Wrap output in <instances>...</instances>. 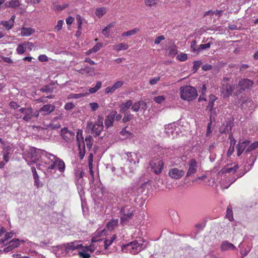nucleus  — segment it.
<instances>
[{
  "label": "nucleus",
  "instance_id": "nucleus-1",
  "mask_svg": "<svg viewBox=\"0 0 258 258\" xmlns=\"http://www.w3.org/2000/svg\"><path fill=\"white\" fill-rule=\"evenodd\" d=\"M166 151L164 149L160 150L157 154H155L150 162L151 170L157 175L160 174L163 169L164 161L165 160L164 154Z\"/></svg>",
  "mask_w": 258,
  "mask_h": 258
},
{
  "label": "nucleus",
  "instance_id": "nucleus-2",
  "mask_svg": "<svg viewBox=\"0 0 258 258\" xmlns=\"http://www.w3.org/2000/svg\"><path fill=\"white\" fill-rule=\"evenodd\" d=\"M140 242L138 240H134L121 246V250L125 252H129L133 254H136L147 247V245L144 244L145 241L141 240Z\"/></svg>",
  "mask_w": 258,
  "mask_h": 258
},
{
  "label": "nucleus",
  "instance_id": "nucleus-3",
  "mask_svg": "<svg viewBox=\"0 0 258 258\" xmlns=\"http://www.w3.org/2000/svg\"><path fill=\"white\" fill-rule=\"evenodd\" d=\"M197 89L190 86H182L180 88V96L182 99L188 101H192L198 96Z\"/></svg>",
  "mask_w": 258,
  "mask_h": 258
},
{
  "label": "nucleus",
  "instance_id": "nucleus-4",
  "mask_svg": "<svg viewBox=\"0 0 258 258\" xmlns=\"http://www.w3.org/2000/svg\"><path fill=\"white\" fill-rule=\"evenodd\" d=\"M126 156L127 161L124 168L126 171L128 170L130 172L133 173L136 169V163L140 161V156L132 152L126 153Z\"/></svg>",
  "mask_w": 258,
  "mask_h": 258
},
{
  "label": "nucleus",
  "instance_id": "nucleus-5",
  "mask_svg": "<svg viewBox=\"0 0 258 258\" xmlns=\"http://www.w3.org/2000/svg\"><path fill=\"white\" fill-rule=\"evenodd\" d=\"M103 128V118L100 116H98L97 121L94 124L91 121L87 122L86 130L88 132H89V130H91V133L95 137L100 135Z\"/></svg>",
  "mask_w": 258,
  "mask_h": 258
},
{
  "label": "nucleus",
  "instance_id": "nucleus-6",
  "mask_svg": "<svg viewBox=\"0 0 258 258\" xmlns=\"http://www.w3.org/2000/svg\"><path fill=\"white\" fill-rule=\"evenodd\" d=\"M134 208L131 206H121L120 212L121 216L120 221L122 225L125 224L130 220L132 219L134 216Z\"/></svg>",
  "mask_w": 258,
  "mask_h": 258
},
{
  "label": "nucleus",
  "instance_id": "nucleus-7",
  "mask_svg": "<svg viewBox=\"0 0 258 258\" xmlns=\"http://www.w3.org/2000/svg\"><path fill=\"white\" fill-rule=\"evenodd\" d=\"M253 82L248 79H242L240 80L237 85L236 95L242 93L246 90L250 89L253 86Z\"/></svg>",
  "mask_w": 258,
  "mask_h": 258
},
{
  "label": "nucleus",
  "instance_id": "nucleus-8",
  "mask_svg": "<svg viewBox=\"0 0 258 258\" xmlns=\"http://www.w3.org/2000/svg\"><path fill=\"white\" fill-rule=\"evenodd\" d=\"M48 156H52L53 159H55V163L57 164L56 167L59 172H63L65 170L66 166L65 163L63 160L51 153H49L47 152H45V156L48 159H50V157H48Z\"/></svg>",
  "mask_w": 258,
  "mask_h": 258
},
{
  "label": "nucleus",
  "instance_id": "nucleus-9",
  "mask_svg": "<svg viewBox=\"0 0 258 258\" xmlns=\"http://www.w3.org/2000/svg\"><path fill=\"white\" fill-rule=\"evenodd\" d=\"M188 168L186 177H193L197 170V162L195 159H191L188 162Z\"/></svg>",
  "mask_w": 258,
  "mask_h": 258
},
{
  "label": "nucleus",
  "instance_id": "nucleus-10",
  "mask_svg": "<svg viewBox=\"0 0 258 258\" xmlns=\"http://www.w3.org/2000/svg\"><path fill=\"white\" fill-rule=\"evenodd\" d=\"M234 89V85L225 83L222 84L221 92L224 97H228L232 94Z\"/></svg>",
  "mask_w": 258,
  "mask_h": 258
},
{
  "label": "nucleus",
  "instance_id": "nucleus-11",
  "mask_svg": "<svg viewBox=\"0 0 258 258\" xmlns=\"http://www.w3.org/2000/svg\"><path fill=\"white\" fill-rule=\"evenodd\" d=\"M60 134L62 138L66 142H70L75 139V133L71 131H69L67 127H63L60 130Z\"/></svg>",
  "mask_w": 258,
  "mask_h": 258
},
{
  "label": "nucleus",
  "instance_id": "nucleus-12",
  "mask_svg": "<svg viewBox=\"0 0 258 258\" xmlns=\"http://www.w3.org/2000/svg\"><path fill=\"white\" fill-rule=\"evenodd\" d=\"M184 171L182 169H179L177 168H173L169 170V176L174 179L181 178L184 174Z\"/></svg>",
  "mask_w": 258,
  "mask_h": 258
},
{
  "label": "nucleus",
  "instance_id": "nucleus-13",
  "mask_svg": "<svg viewBox=\"0 0 258 258\" xmlns=\"http://www.w3.org/2000/svg\"><path fill=\"white\" fill-rule=\"evenodd\" d=\"M233 126V122L230 120H225L219 128V132L221 134H226L231 131Z\"/></svg>",
  "mask_w": 258,
  "mask_h": 258
},
{
  "label": "nucleus",
  "instance_id": "nucleus-14",
  "mask_svg": "<svg viewBox=\"0 0 258 258\" xmlns=\"http://www.w3.org/2000/svg\"><path fill=\"white\" fill-rule=\"evenodd\" d=\"M55 105L53 104H46L43 105L38 110L39 114L43 113L42 115H47L53 112L55 109Z\"/></svg>",
  "mask_w": 258,
  "mask_h": 258
},
{
  "label": "nucleus",
  "instance_id": "nucleus-15",
  "mask_svg": "<svg viewBox=\"0 0 258 258\" xmlns=\"http://www.w3.org/2000/svg\"><path fill=\"white\" fill-rule=\"evenodd\" d=\"M45 152L46 151L33 147L31 148L30 150V157L31 159L34 158L35 160H38L40 157V154H42L45 156Z\"/></svg>",
  "mask_w": 258,
  "mask_h": 258
},
{
  "label": "nucleus",
  "instance_id": "nucleus-16",
  "mask_svg": "<svg viewBox=\"0 0 258 258\" xmlns=\"http://www.w3.org/2000/svg\"><path fill=\"white\" fill-rule=\"evenodd\" d=\"M249 143L250 142L248 140L242 141L241 140H240L239 141L238 144L236 146L238 156H240L241 155Z\"/></svg>",
  "mask_w": 258,
  "mask_h": 258
},
{
  "label": "nucleus",
  "instance_id": "nucleus-17",
  "mask_svg": "<svg viewBox=\"0 0 258 258\" xmlns=\"http://www.w3.org/2000/svg\"><path fill=\"white\" fill-rule=\"evenodd\" d=\"M20 245V240L17 238H14L9 242V245L4 249L5 252H9Z\"/></svg>",
  "mask_w": 258,
  "mask_h": 258
},
{
  "label": "nucleus",
  "instance_id": "nucleus-18",
  "mask_svg": "<svg viewBox=\"0 0 258 258\" xmlns=\"http://www.w3.org/2000/svg\"><path fill=\"white\" fill-rule=\"evenodd\" d=\"M30 110L28 111V115H24L23 118V120L26 121H30L32 118H37L39 115L38 110L34 111L31 107Z\"/></svg>",
  "mask_w": 258,
  "mask_h": 258
},
{
  "label": "nucleus",
  "instance_id": "nucleus-19",
  "mask_svg": "<svg viewBox=\"0 0 258 258\" xmlns=\"http://www.w3.org/2000/svg\"><path fill=\"white\" fill-rule=\"evenodd\" d=\"M92 195L96 199L99 200L101 199L103 196V189L101 187L95 186L92 190Z\"/></svg>",
  "mask_w": 258,
  "mask_h": 258
},
{
  "label": "nucleus",
  "instance_id": "nucleus-20",
  "mask_svg": "<svg viewBox=\"0 0 258 258\" xmlns=\"http://www.w3.org/2000/svg\"><path fill=\"white\" fill-rule=\"evenodd\" d=\"M82 246V244H79L76 242H72L64 244V247L67 251H73Z\"/></svg>",
  "mask_w": 258,
  "mask_h": 258
},
{
  "label": "nucleus",
  "instance_id": "nucleus-21",
  "mask_svg": "<svg viewBox=\"0 0 258 258\" xmlns=\"http://www.w3.org/2000/svg\"><path fill=\"white\" fill-rule=\"evenodd\" d=\"M55 83L53 81H51L49 84L43 86L41 88H40V91L44 93H52L54 89L53 87Z\"/></svg>",
  "mask_w": 258,
  "mask_h": 258
},
{
  "label": "nucleus",
  "instance_id": "nucleus-22",
  "mask_svg": "<svg viewBox=\"0 0 258 258\" xmlns=\"http://www.w3.org/2000/svg\"><path fill=\"white\" fill-rule=\"evenodd\" d=\"M175 125L173 123H170L166 125L165 127V132L169 136L174 137V132L175 131Z\"/></svg>",
  "mask_w": 258,
  "mask_h": 258
},
{
  "label": "nucleus",
  "instance_id": "nucleus-23",
  "mask_svg": "<svg viewBox=\"0 0 258 258\" xmlns=\"http://www.w3.org/2000/svg\"><path fill=\"white\" fill-rule=\"evenodd\" d=\"M35 32V30L31 27H23L21 29V35L22 36H29Z\"/></svg>",
  "mask_w": 258,
  "mask_h": 258
},
{
  "label": "nucleus",
  "instance_id": "nucleus-24",
  "mask_svg": "<svg viewBox=\"0 0 258 258\" xmlns=\"http://www.w3.org/2000/svg\"><path fill=\"white\" fill-rule=\"evenodd\" d=\"M236 247L231 243L228 241H224L221 244V249L223 251L228 250L231 249H235Z\"/></svg>",
  "mask_w": 258,
  "mask_h": 258
},
{
  "label": "nucleus",
  "instance_id": "nucleus-25",
  "mask_svg": "<svg viewBox=\"0 0 258 258\" xmlns=\"http://www.w3.org/2000/svg\"><path fill=\"white\" fill-rule=\"evenodd\" d=\"M133 105V101L131 100L122 102L120 105V109L121 112H125Z\"/></svg>",
  "mask_w": 258,
  "mask_h": 258
},
{
  "label": "nucleus",
  "instance_id": "nucleus-26",
  "mask_svg": "<svg viewBox=\"0 0 258 258\" xmlns=\"http://www.w3.org/2000/svg\"><path fill=\"white\" fill-rule=\"evenodd\" d=\"M20 2L18 0H11L7 1L5 6L7 8H11L16 9L20 6Z\"/></svg>",
  "mask_w": 258,
  "mask_h": 258
},
{
  "label": "nucleus",
  "instance_id": "nucleus-27",
  "mask_svg": "<svg viewBox=\"0 0 258 258\" xmlns=\"http://www.w3.org/2000/svg\"><path fill=\"white\" fill-rule=\"evenodd\" d=\"M216 99H217V98L215 95H214L213 94H211L209 96V104L207 106V108L208 109H209V110L210 111L212 110L213 107H214V102Z\"/></svg>",
  "mask_w": 258,
  "mask_h": 258
},
{
  "label": "nucleus",
  "instance_id": "nucleus-28",
  "mask_svg": "<svg viewBox=\"0 0 258 258\" xmlns=\"http://www.w3.org/2000/svg\"><path fill=\"white\" fill-rule=\"evenodd\" d=\"M223 13V11L222 10H216V11H212L210 10L207 12H205L204 14V16L205 17L207 15H210L213 16V15H218L219 17L221 16L222 15V14Z\"/></svg>",
  "mask_w": 258,
  "mask_h": 258
},
{
  "label": "nucleus",
  "instance_id": "nucleus-29",
  "mask_svg": "<svg viewBox=\"0 0 258 258\" xmlns=\"http://www.w3.org/2000/svg\"><path fill=\"white\" fill-rule=\"evenodd\" d=\"M140 29L138 28H135L126 32H124L121 34L122 36H130L135 35L139 32Z\"/></svg>",
  "mask_w": 258,
  "mask_h": 258
},
{
  "label": "nucleus",
  "instance_id": "nucleus-30",
  "mask_svg": "<svg viewBox=\"0 0 258 258\" xmlns=\"http://www.w3.org/2000/svg\"><path fill=\"white\" fill-rule=\"evenodd\" d=\"M85 142L87 148L90 150L92 146L93 140L91 135L87 136L85 138Z\"/></svg>",
  "mask_w": 258,
  "mask_h": 258
},
{
  "label": "nucleus",
  "instance_id": "nucleus-31",
  "mask_svg": "<svg viewBox=\"0 0 258 258\" xmlns=\"http://www.w3.org/2000/svg\"><path fill=\"white\" fill-rule=\"evenodd\" d=\"M113 122V114H110L107 115L105 119V125L106 127H108L111 126Z\"/></svg>",
  "mask_w": 258,
  "mask_h": 258
},
{
  "label": "nucleus",
  "instance_id": "nucleus-32",
  "mask_svg": "<svg viewBox=\"0 0 258 258\" xmlns=\"http://www.w3.org/2000/svg\"><path fill=\"white\" fill-rule=\"evenodd\" d=\"M128 48V45L125 43H120L115 46V49L117 51L126 50Z\"/></svg>",
  "mask_w": 258,
  "mask_h": 258
},
{
  "label": "nucleus",
  "instance_id": "nucleus-33",
  "mask_svg": "<svg viewBox=\"0 0 258 258\" xmlns=\"http://www.w3.org/2000/svg\"><path fill=\"white\" fill-rule=\"evenodd\" d=\"M1 24L3 25L7 30H9L12 28L14 24H12L9 20L2 21Z\"/></svg>",
  "mask_w": 258,
  "mask_h": 258
},
{
  "label": "nucleus",
  "instance_id": "nucleus-34",
  "mask_svg": "<svg viewBox=\"0 0 258 258\" xmlns=\"http://www.w3.org/2000/svg\"><path fill=\"white\" fill-rule=\"evenodd\" d=\"M102 86V83L100 81L97 82L94 87L90 88L89 89L90 93H94L96 92L99 89H100Z\"/></svg>",
  "mask_w": 258,
  "mask_h": 258
},
{
  "label": "nucleus",
  "instance_id": "nucleus-35",
  "mask_svg": "<svg viewBox=\"0 0 258 258\" xmlns=\"http://www.w3.org/2000/svg\"><path fill=\"white\" fill-rule=\"evenodd\" d=\"M159 0H145V5L150 8L155 7Z\"/></svg>",
  "mask_w": 258,
  "mask_h": 258
},
{
  "label": "nucleus",
  "instance_id": "nucleus-36",
  "mask_svg": "<svg viewBox=\"0 0 258 258\" xmlns=\"http://www.w3.org/2000/svg\"><path fill=\"white\" fill-rule=\"evenodd\" d=\"M79 135H80V136H81V138L83 144L85 143L84 141V138L82 136V131L81 130H78L77 132L76 138H77V144H78L79 148H80V143H81V141H80L79 137Z\"/></svg>",
  "mask_w": 258,
  "mask_h": 258
},
{
  "label": "nucleus",
  "instance_id": "nucleus-37",
  "mask_svg": "<svg viewBox=\"0 0 258 258\" xmlns=\"http://www.w3.org/2000/svg\"><path fill=\"white\" fill-rule=\"evenodd\" d=\"M27 48V47L25 45H24V43L20 44L18 45L17 48V52L19 54H22L24 53Z\"/></svg>",
  "mask_w": 258,
  "mask_h": 258
},
{
  "label": "nucleus",
  "instance_id": "nucleus-38",
  "mask_svg": "<svg viewBox=\"0 0 258 258\" xmlns=\"http://www.w3.org/2000/svg\"><path fill=\"white\" fill-rule=\"evenodd\" d=\"M14 233L13 231L6 233L5 235L4 238H2L0 240L1 242L4 243L6 241L11 238L13 236Z\"/></svg>",
  "mask_w": 258,
  "mask_h": 258
},
{
  "label": "nucleus",
  "instance_id": "nucleus-39",
  "mask_svg": "<svg viewBox=\"0 0 258 258\" xmlns=\"http://www.w3.org/2000/svg\"><path fill=\"white\" fill-rule=\"evenodd\" d=\"M258 147V142H254L250 145L245 150V153L250 152Z\"/></svg>",
  "mask_w": 258,
  "mask_h": 258
},
{
  "label": "nucleus",
  "instance_id": "nucleus-40",
  "mask_svg": "<svg viewBox=\"0 0 258 258\" xmlns=\"http://www.w3.org/2000/svg\"><path fill=\"white\" fill-rule=\"evenodd\" d=\"M88 93H79V94H71L69 96V98L78 99L87 96Z\"/></svg>",
  "mask_w": 258,
  "mask_h": 258
},
{
  "label": "nucleus",
  "instance_id": "nucleus-41",
  "mask_svg": "<svg viewBox=\"0 0 258 258\" xmlns=\"http://www.w3.org/2000/svg\"><path fill=\"white\" fill-rule=\"evenodd\" d=\"M133 115H132L130 113H126L124 114V115L122 118V122L124 123H125L127 121H131L132 119H133Z\"/></svg>",
  "mask_w": 258,
  "mask_h": 258
},
{
  "label": "nucleus",
  "instance_id": "nucleus-42",
  "mask_svg": "<svg viewBox=\"0 0 258 258\" xmlns=\"http://www.w3.org/2000/svg\"><path fill=\"white\" fill-rule=\"evenodd\" d=\"M141 107V103L140 101H137L135 103H133V105L131 106V109L133 111L138 112Z\"/></svg>",
  "mask_w": 258,
  "mask_h": 258
},
{
  "label": "nucleus",
  "instance_id": "nucleus-43",
  "mask_svg": "<svg viewBox=\"0 0 258 258\" xmlns=\"http://www.w3.org/2000/svg\"><path fill=\"white\" fill-rule=\"evenodd\" d=\"M112 27L111 24H109L102 30L103 34L106 37H108L110 36L109 31L110 29Z\"/></svg>",
  "mask_w": 258,
  "mask_h": 258
},
{
  "label": "nucleus",
  "instance_id": "nucleus-44",
  "mask_svg": "<svg viewBox=\"0 0 258 258\" xmlns=\"http://www.w3.org/2000/svg\"><path fill=\"white\" fill-rule=\"evenodd\" d=\"M34 179V184L37 187H39L42 185V183L39 180V176L38 174L33 176Z\"/></svg>",
  "mask_w": 258,
  "mask_h": 258
},
{
  "label": "nucleus",
  "instance_id": "nucleus-45",
  "mask_svg": "<svg viewBox=\"0 0 258 258\" xmlns=\"http://www.w3.org/2000/svg\"><path fill=\"white\" fill-rule=\"evenodd\" d=\"M105 13V9L104 8H98L96 9V15L99 18L102 17Z\"/></svg>",
  "mask_w": 258,
  "mask_h": 258
},
{
  "label": "nucleus",
  "instance_id": "nucleus-46",
  "mask_svg": "<svg viewBox=\"0 0 258 258\" xmlns=\"http://www.w3.org/2000/svg\"><path fill=\"white\" fill-rule=\"evenodd\" d=\"M102 46V45L101 43H98L91 49H89V51L96 52L100 50Z\"/></svg>",
  "mask_w": 258,
  "mask_h": 258
},
{
  "label": "nucleus",
  "instance_id": "nucleus-47",
  "mask_svg": "<svg viewBox=\"0 0 258 258\" xmlns=\"http://www.w3.org/2000/svg\"><path fill=\"white\" fill-rule=\"evenodd\" d=\"M165 99L164 96H158L153 98L154 101L158 104L161 103Z\"/></svg>",
  "mask_w": 258,
  "mask_h": 258
},
{
  "label": "nucleus",
  "instance_id": "nucleus-48",
  "mask_svg": "<svg viewBox=\"0 0 258 258\" xmlns=\"http://www.w3.org/2000/svg\"><path fill=\"white\" fill-rule=\"evenodd\" d=\"M202 64V62L201 61H195L194 62V66H193V67H192V70L195 73L199 69V68L200 67L201 65Z\"/></svg>",
  "mask_w": 258,
  "mask_h": 258
},
{
  "label": "nucleus",
  "instance_id": "nucleus-49",
  "mask_svg": "<svg viewBox=\"0 0 258 258\" xmlns=\"http://www.w3.org/2000/svg\"><path fill=\"white\" fill-rule=\"evenodd\" d=\"M238 169V166L235 165L232 167H228L225 169L224 172L226 173H234Z\"/></svg>",
  "mask_w": 258,
  "mask_h": 258
},
{
  "label": "nucleus",
  "instance_id": "nucleus-50",
  "mask_svg": "<svg viewBox=\"0 0 258 258\" xmlns=\"http://www.w3.org/2000/svg\"><path fill=\"white\" fill-rule=\"evenodd\" d=\"M211 117H212V114H211V116H210V119H211V120L208 123V125H207V133H206V136L207 137L209 136L210 135L211 133H212V130H211V126H212Z\"/></svg>",
  "mask_w": 258,
  "mask_h": 258
},
{
  "label": "nucleus",
  "instance_id": "nucleus-51",
  "mask_svg": "<svg viewBox=\"0 0 258 258\" xmlns=\"http://www.w3.org/2000/svg\"><path fill=\"white\" fill-rule=\"evenodd\" d=\"M78 255H79L80 258H89L91 256L89 253L84 251H79Z\"/></svg>",
  "mask_w": 258,
  "mask_h": 258
},
{
  "label": "nucleus",
  "instance_id": "nucleus-52",
  "mask_svg": "<svg viewBox=\"0 0 258 258\" xmlns=\"http://www.w3.org/2000/svg\"><path fill=\"white\" fill-rule=\"evenodd\" d=\"M211 45V42H208L206 44H201L198 47V50L200 51V50H204L207 48H208L210 47Z\"/></svg>",
  "mask_w": 258,
  "mask_h": 258
},
{
  "label": "nucleus",
  "instance_id": "nucleus-53",
  "mask_svg": "<svg viewBox=\"0 0 258 258\" xmlns=\"http://www.w3.org/2000/svg\"><path fill=\"white\" fill-rule=\"evenodd\" d=\"M226 217L230 221H232L233 220V212L231 209H227Z\"/></svg>",
  "mask_w": 258,
  "mask_h": 258
},
{
  "label": "nucleus",
  "instance_id": "nucleus-54",
  "mask_svg": "<svg viewBox=\"0 0 258 258\" xmlns=\"http://www.w3.org/2000/svg\"><path fill=\"white\" fill-rule=\"evenodd\" d=\"M177 58L179 60L184 61L187 59V55L186 54L181 53L177 55Z\"/></svg>",
  "mask_w": 258,
  "mask_h": 258
},
{
  "label": "nucleus",
  "instance_id": "nucleus-55",
  "mask_svg": "<svg viewBox=\"0 0 258 258\" xmlns=\"http://www.w3.org/2000/svg\"><path fill=\"white\" fill-rule=\"evenodd\" d=\"M196 45L197 41L195 40H192L191 42L190 48L192 49V51L198 52L199 51L198 50V48H196Z\"/></svg>",
  "mask_w": 258,
  "mask_h": 258
},
{
  "label": "nucleus",
  "instance_id": "nucleus-56",
  "mask_svg": "<svg viewBox=\"0 0 258 258\" xmlns=\"http://www.w3.org/2000/svg\"><path fill=\"white\" fill-rule=\"evenodd\" d=\"M89 105L92 111L96 110L99 108V105L95 102L90 103Z\"/></svg>",
  "mask_w": 258,
  "mask_h": 258
},
{
  "label": "nucleus",
  "instance_id": "nucleus-57",
  "mask_svg": "<svg viewBox=\"0 0 258 258\" xmlns=\"http://www.w3.org/2000/svg\"><path fill=\"white\" fill-rule=\"evenodd\" d=\"M74 107L75 105L72 102H68L65 104L64 108L66 110H70Z\"/></svg>",
  "mask_w": 258,
  "mask_h": 258
},
{
  "label": "nucleus",
  "instance_id": "nucleus-58",
  "mask_svg": "<svg viewBox=\"0 0 258 258\" xmlns=\"http://www.w3.org/2000/svg\"><path fill=\"white\" fill-rule=\"evenodd\" d=\"M76 20L78 24V29H81L82 24V18L80 15H77L76 17Z\"/></svg>",
  "mask_w": 258,
  "mask_h": 258
},
{
  "label": "nucleus",
  "instance_id": "nucleus-59",
  "mask_svg": "<svg viewBox=\"0 0 258 258\" xmlns=\"http://www.w3.org/2000/svg\"><path fill=\"white\" fill-rule=\"evenodd\" d=\"M160 79V77H155L150 80L149 83L151 85H155Z\"/></svg>",
  "mask_w": 258,
  "mask_h": 258
},
{
  "label": "nucleus",
  "instance_id": "nucleus-60",
  "mask_svg": "<svg viewBox=\"0 0 258 258\" xmlns=\"http://www.w3.org/2000/svg\"><path fill=\"white\" fill-rule=\"evenodd\" d=\"M165 39V38L163 35L159 36L155 38L154 43L156 44H158L161 41L164 40Z\"/></svg>",
  "mask_w": 258,
  "mask_h": 258
},
{
  "label": "nucleus",
  "instance_id": "nucleus-61",
  "mask_svg": "<svg viewBox=\"0 0 258 258\" xmlns=\"http://www.w3.org/2000/svg\"><path fill=\"white\" fill-rule=\"evenodd\" d=\"M83 150L82 151L81 149V147L79 148V150H80V152H79V156L80 157V159H82L84 157V155H85V143L83 144Z\"/></svg>",
  "mask_w": 258,
  "mask_h": 258
},
{
  "label": "nucleus",
  "instance_id": "nucleus-62",
  "mask_svg": "<svg viewBox=\"0 0 258 258\" xmlns=\"http://www.w3.org/2000/svg\"><path fill=\"white\" fill-rule=\"evenodd\" d=\"M76 177L78 179V180H79L81 178H82L83 177V175L84 174V172L83 170L80 171L79 170L76 172Z\"/></svg>",
  "mask_w": 258,
  "mask_h": 258
},
{
  "label": "nucleus",
  "instance_id": "nucleus-63",
  "mask_svg": "<svg viewBox=\"0 0 258 258\" xmlns=\"http://www.w3.org/2000/svg\"><path fill=\"white\" fill-rule=\"evenodd\" d=\"M63 22L62 20H58L56 26L55 27V29L57 31H59L61 29Z\"/></svg>",
  "mask_w": 258,
  "mask_h": 258
},
{
  "label": "nucleus",
  "instance_id": "nucleus-64",
  "mask_svg": "<svg viewBox=\"0 0 258 258\" xmlns=\"http://www.w3.org/2000/svg\"><path fill=\"white\" fill-rule=\"evenodd\" d=\"M113 242V237H111L110 240H105L104 241V247L105 249L108 248V247Z\"/></svg>",
  "mask_w": 258,
  "mask_h": 258
}]
</instances>
